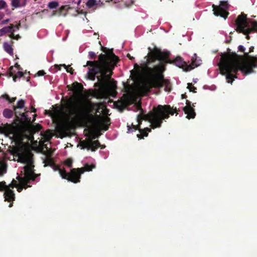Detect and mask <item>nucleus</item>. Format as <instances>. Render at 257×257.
I'll use <instances>...</instances> for the list:
<instances>
[{"label": "nucleus", "instance_id": "1", "mask_svg": "<svg viewBox=\"0 0 257 257\" xmlns=\"http://www.w3.org/2000/svg\"><path fill=\"white\" fill-rule=\"evenodd\" d=\"M16 157H18V162L25 164L21 171L23 176L17 177L21 186L17 187V182L14 180L8 186L5 182H0V191L5 190V200L9 202L15 199V194L12 190L13 188L17 187L18 191L21 192L23 188L30 187V186L29 184L34 182L36 177V175L34 173L33 154L26 147L21 146L17 150ZM5 170L4 165L0 162V176H2L5 172Z\"/></svg>", "mask_w": 257, "mask_h": 257}, {"label": "nucleus", "instance_id": "2", "mask_svg": "<svg viewBox=\"0 0 257 257\" xmlns=\"http://www.w3.org/2000/svg\"><path fill=\"white\" fill-rule=\"evenodd\" d=\"M168 54L155 48L150 51L147 58V65L144 70L149 74V79L145 80L141 85V89L144 93L150 92L153 88H160L165 86V90H170V81L165 80L162 75L165 70V65L167 63Z\"/></svg>", "mask_w": 257, "mask_h": 257}, {"label": "nucleus", "instance_id": "3", "mask_svg": "<svg viewBox=\"0 0 257 257\" xmlns=\"http://www.w3.org/2000/svg\"><path fill=\"white\" fill-rule=\"evenodd\" d=\"M257 67V56L249 55L244 52V55H238L236 53H231L227 49L226 51V81L232 84L237 78V73L240 70L244 75L253 73V69Z\"/></svg>", "mask_w": 257, "mask_h": 257}, {"label": "nucleus", "instance_id": "4", "mask_svg": "<svg viewBox=\"0 0 257 257\" xmlns=\"http://www.w3.org/2000/svg\"><path fill=\"white\" fill-rule=\"evenodd\" d=\"M86 65L89 66L87 76L91 80L97 79L100 91L103 95H105V91L109 87V80L112 74V67L105 55L98 56V60L87 61Z\"/></svg>", "mask_w": 257, "mask_h": 257}, {"label": "nucleus", "instance_id": "5", "mask_svg": "<svg viewBox=\"0 0 257 257\" xmlns=\"http://www.w3.org/2000/svg\"><path fill=\"white\" fill-rule=\"evenodd\" d=\"M169 114L173 115L167 106L159 105L157 108H155L153 111L147 114H139L137 115V122L140 124L142 120H148L151 123L153 128H160L163 120L168 119Z\"/></svg>", "mask_w": 257, "mask_h": 257}, {"label": "nucleus", "instance_id": "6", "mask_svg": "<svg viewBox=\"0 0 257 257\" xmlns=\"http://www.w3.org/2000/svg\"><path fill=\"white\" fill-rule=\"evenodd\" d=\"M235 25L237 31L245 35L247 39H249L250 33L257 32V22L249 19L243 13L237 17Z\"/></svg>", "mask_w": 257, "mask_h": 257}, {"label": "nucleus", "instance_id": "7", "mask_svg": "<svg viewBox=\"0 0 257 257\" xmlns=\"http://www.w3.org/2000/svg\"><path fill=\"white\" fill-rule=\"evenodd\" d=\"M94 168V165L86 164L83 168L71 169L69 173H67L64 168L62 169L59 166H55L53 169L55 171L59 172L62 178L74 183H77L80 182L81 174H83L85 171H90Z\"/></svg>", "mask_w": 257, "mask_h": 257}, {"label": "nucleus", "instance_id": "8", "mask_svg": "<svg viewBox=\"0 0 257 257\" xmlns=\"http://www.w3.org/2000/svg\"><path fill=\"white\" fill-rule=\"evenodd\" d=\"M96 137L95 136H89L86 139L80 141L78 146L81 149H86L92 152L95 151L100 146V143L98 141L93 140Z\"/></svg>", "mask_w": 257, "mask_h": 257}, {"label": "nucleus", "instance_id": "9", "mask_svg": "<svg viewBox=\"0 0 257 257\" xmlns=\"http://www.w3.org/2000/svg\"><path fill=\"white\" fill-rule=\"evenodd\" d=\"M4 132L6 136L9 137L16 142L21 141L22 140V133L14 126L8 125L5 128Z\"/></svg>", "mask_w": 257, "mask_h": 257}, {"label": "nucleus", "instance_id": "10", "mask_svg": "<svg viewBox=\"0 0 257 257\" xmlns=\"http://www.w3.org/2000/svg\"><path fill=\"white\" fill-rule=\"evenodd\" d=\"M91 106L88 102H85L78 107L75 108L74 114L80 118L86 117L90 112Z\"/></svg>", "mask_w": 257, "mask_h": 257}, {"label": "nucleus", "instance_id": "11", "mask_svg": "<svg viewBox=\"0 0 257 257\" xmlns=\"http://www.w3.org/2000/svg\"><path fill=\"white\" fill-rule=\"evenodd\" d=\"M213 14L215 16H220L225 19V1L220 2L219 5H212Z\"/></svg>", "mask_w": 257, "mask_h": 257}, {"label": "nucleus", "instance_id": "12", "mask_svg": "<svg viewBox=\"0 0 257 257\" xmlns=\"http://www.w3.org/2000/svg\"><path fill=\"white\" fill-rule=\"evenodd\" d=\"M215 63L218 67L220 74L225 75V54H222L216 57Z\"/></svg>", "mask_w": 257, "mask_h": 257}, {"label": "nucleus", "instance_id": "13", "mask_svg": "<svg viewBox=\"0 0 257 257\" xmlns=\"http://www.w3.org/2000/svg\"><path fill=\"white\" fill-rule=\"evenodd\" d=\"M138 129L139 130V132L140 133V135H137L138 137H140L141 135H143V136H147L148 135V133L151 132V129L148 127L145 128L144 130H140L138 128V125L133 124L131 126L127 125V132L128 133L135 131Z\"/></svg>", "mask_w": 257, "mask_h": 257}, {"label": "nucleus", "instance_id": "14", "mask_svg": "<svg viewBox=\"0 0 257 257\" xmlns=\"http://www.w3.org/2000/svg\"><path fill=\"white\" fill-rule=\"evenodd\" d=\"M183 110L185 113L187 114L186 117L188 119L194 118L195 117V113L191 106L190 101H186V105L183 108Z\"/></svg>", "mask_w": 257, "mask_h": 257}, {"label": "nucleus", "instance_id": "15", "mask_svg": "<svg viewBox=\"0 0 257 257\" xmlns=\"http://www.w3.org/2000/svg\"><path fill=\"white\" fill-rule=\"evenodd\" d=\"M15 32V30H14V27H6L3 28L2 29H0V36H2L3 35H5V34H8V33H11V37L18 39L20 38L19 35H17L16 37L15 36V35L14 34V32Z\"/></svg>", "mask_w": 257, "mask_h": 257}, {"label": "nucleus", "instance_id": "16", "mask_svg": "<svg viewBox=\"0 0 257 257\" xmlns=\"http://www.w3.org/2000/svg\"><path fill=\"white\" fill-rule=\"evenodd\" d=\"M201 64V60L199 57L196 56V54H193V56L191 58V64L188 65V67L189 70H191L194 68L199 66Z\"/></svg>", "mask_w": 257, "mask_h": 257}, {"label": "nucleus", "instance_id": "17", "mask_svg": "<svg viewBox=\"0 0 257 257\" xmlns=\"http://www.w3.org/2000/svg\"><path fill=\"white\" fill-rule=\"evenodd\" d=\"M174 63L176 66L180 68H183L188 66L187 63L180 57H176L174 60Z\"/></svg>", "mask_w": 257, "mask_h": 257}, {"label": "nucleus", "instance_id": "18", "mask_svg": "<svg viewBox=\"0 0 257 257\" xmlns=\"http://www.w3.org/2000/svg\"><path fill=\"white\" fill-rule=\"evenodd\" d=\"M25 102L23 99L19 100L17 103L16 106H13L14 110L15 111V114L16 117H18V112L16 110L17 108L22 109L24 107Z\"/></svg>", "mask_w": 257, "mask_h": 257}, {"label": "nucleus", "instance_id": "19", "mask_svg": "<svg viewBox=\"0 0 257 257\" xmlns=\"http://www.w3.org/2000/svg\"><path fill=\"white\" fill-rule=\"evenodd\" d=\"M14 114V111L9 108L5 109L3 111V115L5 117L7 118H11Z\"/></svg>", "mask_w": 257, "mask_h": 257}, {"label": "nucleus", "instance_id": "20", "mask_svg": "<svg viewBox=\"0 0 257 257\" xmlns=\"http://www.w3.org/2000/svg\"><path fill=\"white\" fill-rule=\"evenodd\" d=\"M5 51L11 55H13V49L10 44L8 43L5 42L4 45Z\"/></svg>", "mask_w": 257, "mask_h": 257}, {"label": "nucleus", "instance_id": "21", "mask_svg": "<svg viewBox=\"0 0 257 257\" xmlns=\"http://www.w3.org/2000/svg\"><path fill=\"white\" fill-rule=\"evenodd\" d=\"M61 66H63L66 69V70L67 72H69V69L67 68V67L66 66V65L65 64H63V65H61L60 66H58V65H55L54 67V68H52V72L53 73H55L58 70H60V69H61Z\"/></svg>", "mask_w": 257, "mask_h": 257}, {"label": "nucleus", "instance_id": "22", "mask_svg": "<svg viewBox=\"0 0 257 257\" xmlns=\"http://www.w3.org/2000/svg\"><path fill=\"white\" fill-rule=\"evenodd\" d=\"M109 122L108 119H105L103 122L101 123L100 126V128L101 130L107 131L108 130V126L106 124Z\"/></svg>", "mask_w": 257, "mask_h": 257}, {"label": "nucleus", "instance_id": "23", "mask_svg": "<svg viewBox=\"0 0 257 257\" xmlns=\"http://www.w3.org/2000/svg\"><path fill=\"white\" fill-rule=\"evenodd\" d=\"M58 6V3L55 1L51 2L48 4V7L51 9H56Z\"/></svg>", "mask_w": 257, "mask_h": 257}, {"label": "nucleus", "instance_id": "24", "mask_svg": "<svg viewBox=\"0 0 257 257\" xmlns=\"http://www.w3.org/2000/svg\"><path fill=\"white\" fill-rule=\"evenodd\" d=\"M97 3H96V0H88L86 3V6L88 8H92Z\"/></svg>", "mask_w": 257, "mask_h": 257}, {"label": "nucleus", "instance_id": "25", "mask_svg": "<svg viewBox=\"0 0 257 257\" xmlns=\"http://www.w3.org/2000/svg\"><path fill=\"white\" fill-rule=\"evenodd\" d=\"M12 5L14 8H19L21 6L20 0H12Z\"/></svg>", "mask_w": 257, "mask_h": 257}, {"label": "nucleus", "instance_id": "26", "mask_svg": "<svg viewBox=\"0 0 257 257\" xmlns=\"http://www.w3.org/2000/svg\"><path fill=\"white\" fill-rule=\"evenodd\" d=\"M70 7L67 5L62 6L60 10L59 16H61L62 15V12L63 11H65L67 12L70 9Z\"/></svg>", "mask_w": 257, "mask_h": 257}, {"label": "nucleus", "instance_id": "27", "mask_svg": "<svg viewBox=\"0 0 257 257\" xmlns=\"http://www.w3.org/2000/svg\"><path fill=\"white\" fill-rule=\"evenodd\" d=\"M2 97L6 98L7 100H8L9 101V102L10 103H12V102H13L14 101H15L16 99V97L10 98V96L8 94L3 95H2Z\"/></svg>", "mask_w": 257, "mask_h": 257}, {"label": "nucleus", "instance_id": "28", "mask_svg": "<svg viewBox=\"0 0 257 257\" xmlns=\"http://www.w3.org/2000/svg\"><path fill=\"white\" fill-rule=\"evenodd\" d=\"M64 164L65 166L68 167L69 168L72 167V161L71 159H67L64 162Z\"/></svg>", "mask_w": 257, "mask_h": 257}, {"label": "nucleus", "instance_id": "29", "mask_svg": "<svg viewBox=\"0 0 257 257\" xmlns=\"http://www.w3.org/2000/svg\"><path fill=\"white\" fill-rule=\"evenodd\" d=\"M187 88L189 89L190 91H193L194 92H195L196 91V87L193 86V84L191 83H188L187 84Z\"/></svg>", "mask_w": 257, "mask_h": 257}, {"label": "nucleus", "instance_id": "30", "mask_svg": "<svg viewBox=\"0 0 257 257\" xmlns=\"http://www.w3.org/2000/svg\"><path fill=\"white\" fill-rule=\"evenodd\" d=\"M60 111L57 110L56 112L53 114V117L55 119H58L60 117Z\"/></svg>", "mask_w": 257, "mask_h": 257}, {"label": "nucleus", "instance_id": "31", "mask_svg": "<svg viewBox=\"0 0 257 257\" xmlns=\"http://www.w3.org/2000/svg\"><path fill=\"white\" fill-rule=\"evenodd\" d=\"M23 73L22 72H21V71H18V72H17V74H16L15 76H14V77H13V80H14V81H16V78H17V77H22V76H23Z\"/></svg>", "mask_w": 257, "mask_h": 257}, {"label": "nucleus", "instance_id": "32", "mask_svg": "<svg viewBox=\"0 0 257 257\" xmlns=\"http://www.w3.org/2000/svg\"><path fill=\"white\" fill-rule=\"evenodd\" d=\"M7 6V4L4 0L0 1V9H4Z\"/></svg>", "mask_w": 257, "mask_h": 257}, {"label": "nucleus", "instance_id": "33", "mask_svg": "<svg viewBox=\"0 0 257 257\" xmlns=\"http://www.w3.org/2000/svg\"><path fill=\"white\" fill-rule=\"evenodd\" d=\"M230 5L228 4V2L226 1V18H227L229 15V12H228V10L229 9Z\"/></svg>", "mask_w": 257, "mask_h": 257}, {"label": "nucleus", "instance_id": "34", "mask_svg": "<svg viewBox=\"0 0 257 257\" xmlns=\"http://www.w3.org/2000/svg\"><path fill=\"white\" fill-rule=\"evenodd\" d=\"M88 56L89 57V59H92L94 58V57L96 56V54L92 51H90L88 53Z\"/></svg>", "mask_w": 257, "mask_h": 257}, {"label": "nucleus", "instance_id": "35", "mask_svg": "<svg viewBox=\"0 0 257 257\" xmlns=\"http://www.w3.org/2000/svg\"><path fill=\"white\" fill-rule=\"evenodd\" d=\"M238 50L240 52H244V51L245 50V48L244 47L243 45H239L238 46Z\"/></svg>", "mask_w": 257, "mask_h": 257}, {"label": "nucleus", "instance_id": "36", "mask_svg": "<svg viewBox=\"0 0 257 257\" xmlns=\"http://www.w3.org/2000/svg\"><path fill=\"white\" fill-rule=\"evenodd\" d=\"M18 115H21V118L23 119H24V120H27V117L25 115V114L24 113H18Z\"/></svg>", "mask_w": 257, "mask_h": 257}, {"label": "nucleus", "instance_id": "37", "mask_svg": "<svg viewBox=\"0 0 257 257\" xmlns=\"http://www.w3.org/2000/svg\"><path fill=\"white\" fill-rule=\"evenodd\" d=\"M45 75V72L44 71H39L37 73V75L38 76H43Z\"/></svg>", "mask_w": 257, "mask_h": 257}, {"label": "nucleus", "instance_id": "38", "mask_svg": "<svg viewBox=\"0 0 257 257\" xmlns=\"http://www.w3.org/2000/svg\"><path fill=\"white\" fill-rule=\"evenodd\" d=\"M20 26V25L19 24V25L18 26H11L10 27H14V30H15V31H16L17 30H19V26Z\"/></svg>", "mask_w": 257, "mask_h": 257}, {"label": "nucleus", "instance_id": "39", "mask_svg": "<svg viewBox=\"0 0 257 257\" xmlns=\"http://www.w3.org/2000/svg\"><path fill=\"white\" fill-rule=\"evenodd\" d=\"M10 72L11 73V75H13V73L14 72V67H11L10 68Z\"/></svg>", "mask_w": 257, "mask_h": 257}, {"label": "nucleus", "instance_id": "40", "mask_svg": "<svg viewBox=\"0 0 257 257\" xmlns=\"http://www.w3.org/2000/svg\"><path fill=\"white\" fill-rule=\"evenodd\" d=\"M253 51H254V47H253V46H251L250 48H249V53L252 52H253Z\"/></svg>", "mask_w": 257, "mask_h": 257}, {"label": "nucleus", "instance_id": "41", "mask_svg": "<svg viewBox=\"0 0 257 257\" xmlns=\"http://www.w3.org/2000/svg\"><path fill=\"white\" fill-rule=\"evenodd\" d=\"M10 21V20L9 19H7V20H4L3 22H2V24H6L7 23H8V22H9Z\"/></svg>", "mask_w": 257, "mask_h": 257}, {"label": "nucleus", "instance_id": "42", "mask_svg": "<svg viewBox=\"0 0 257 257\" xmlns=\"http://www.w3.org/2000/svg\"><path fill=\"white\" fill-rule=\"evenodd\" d=\"M40 129V126H37V128L36 129H33V130L34 131V132H36L38 130H39Z\"/></svg>", "mask_w": 257, "mask_h": 257}, {"label": "nucleus", "instance_id": "43", "mask_svg": "<svg viewBox=\"0 0 257 257\" xmlns=\"http://www.w3.org/2000/svg\"><path fill=\"white\" fill-rule=\"evenodd\" d=\"M56 15V11H53L52 14L50 16L51 17H53Z\"/></svg>", "mask_w": 257, "mask_h": 257}, {"label": "nucleus", "instance_id": "44", "mask_svg": "<svg viewBox=\"0 0 257 257\" xmlns=\"http://www.w3.org/2000/svg\"><path fill=\"white\" fill-rule=\"evenodd\" d=\"M15 67H17L19 70L20 69V65L18 63L15 64Z\"/></svg>", "mask_w": 257, "mask_h": 257}, {"label": "nucleus", "instance_id": "45", "mask_svg": "<svg viewBox=\"0 0 257 257\" xmlns=\"http://www.w3.org/2000/svg\"><path fill=\"white\" fill-rule=\"evenodd\" d=\"M198 79H193V82L194 83H196V82H197V81H198Z\"/></svg>", "mask_w": 257, "mask_h": 257}, {"label": "nucleus", "instance_id": "46", "mask_svg": "<svg viewBox=\"0 0 257 257\" xmlns=\"http://www.w3.org/2000/svg\"><path fill=\"white\" fill-rule=\"evenodd\" d=\"M165 106H167V105H165ZM167 107L169 108V109H170V106H167ZM170 110V111H171V112H173V114L174 113V112H176V110H175V111H171V110Z\"/></svg>", "mask_w": 257, "mask_h": 257}, {"label": "nucleus", "instance_id": "47", "mask_svg": "<svg viewBox=\"0 0 257 257\" xmlns=\"http://www.w3.org/2000/svg\"><path fill=\"white\" fill-rule=\"evenodd\" d=\"M9 206H10V207H12V203H11V204H10Z\"/></svg>", "mask_w": 257, "mask_h": 257}, {"label": "nucleus", "instance_id": "48", "mask_svg": "<svg viewBox=\"0 0 257 257\" xmlns=\"http://www.w3.org/2000/svg\"><path fill=\"white\" fill-rule=\"evenodd\" d=\"M71 70H72V68H70V69L69 70V72H71Z\"/></svg>", "mask_w": 257, "mask_h": 257}, {"label": "nucleus", "instance_id": "49", "mask_svg": "<svg viewBox=\"0 0 257 257\" xmlns=\"http://www.w3.org/2000/svg\"><path fill=\"white\" fill-rule=\"evenodd\" d=\"M71 70H72V68H70V69L69 70V72H71Z\"/></svg>", "mask_w": 257, "mask_h": 257}, {"label": "nucleus", "instance_id": "50", "mask_svg": "<svg viewBox=\"0 0 257 257\" xmlns=\"http://www.w3.org/2000/svg\"><path fill=\"white\" fill-rule=\"evenodd\" d=\"M33 112H35V109H33Z\"/></svg>", "mask_w": 257, "mask_h": 257}, {"label": "nucleus", "instance_id": "51", "mask_svg": "<svg viewBox=\"0 0 257 257\" xmlns=\"http://www.w3.org/2000/svg\"><path fill=\"white\" fill-rule=\"evenodd\" d=\"M64 16H65L66 15V14H64L63 15Z\"/></svg>", "mask_w": 257, "mask_h": 257}]
</instances>
